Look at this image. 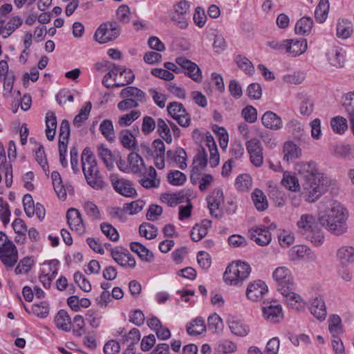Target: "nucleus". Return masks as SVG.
I'll use <instances>...</instances> for the list:
<instances>
[{"label":"nucleus","mask_w":354,"mask_h":354,"mask_svg":"<svg viewBox=\"0 0 354 354\" xmlns=\"http://www.w3.org/2000/svg\"><path fill=\"white\" fill-rule=\"evenodd\" d=\"M141 115L139 111H131L129 113L121 115L118 118V124L120 127H127L131 125Z\"/></svg>","instance_id":"obj_62"},{"label":"nucleus","mask_w":354,"mask_h":354,"mask_svg":"<svg viewBox=\"0 0 354 354\" xmlns=\"http://www.w3.org/2000/svg\"><path fill=\"white\" fill-rule=\"evenodd\" d=\"M67 223L72 230L82 234L85 232L86 227L81 216L80 212L75 208L68 210L66 214Z\"/></svg>","instance_id":"obj_20"},{"label":"nucleus","mask_w":354,"mask_h":354,"mask_svg":"<svg viewBox=\"0 0 354 354\" xmlns=\"http://www.w3.org/2000/svg\"><path fill=\"white\" fill-rule=\"evenodd\" d=\"M268 288L266 283L261 280L253 281L248 285L246 289L247 298L254 302L261 301L268 293Z\"/></svg>","instance_id":"obj_12"},{"label":"nucleus","mask_w":354,"mask_h":354,"mask_svg":"<svg viewBox=\"0 0 354 354\" xmlns=\"http://www.w3.org/2000/svg\"><path fill=\"white\" fill-rule=\"evenodd\" d=\"M310 310L311 314L319 321L326 319L327 312L324 299L321 297L313 298L310 303Z\"/></svg>","instance_id":"obj_28"},{"label":"nucleus","mask_w":354,"mask_h":354,"mask_svg":"<svg viewBox=\"0 0 354 354\" xmlns=\"http://www.w3.org/2000/svg\"><path fill=\"white\" fill-rule=\"evenodd\" d=\"M156 176V169L153 167H150L139 182L146 189L157 188L160 186V181Z\"/></svg>","instance_id":"obj_29"},{"label":"nucleus","mask_w":354,"mask_h":354,"mask_svg":"<svg viewBox=\"0 0 354 354\" xmlns=\"http://www.w3.org/2000/svg\"><path fill=\"white\" fill-rule=\"evenodd\" d=\"M329 63L337 68L343 67L345 62V53L342 48L333 46L326 53Z\"/></svg>","instance_id":"obj_27"},{"label":"nucleus","mask_w":354,"mask_h":354,"mask_svg":"<svg viewBox=\"0 0 354 354\" xmlns=\"http://www.w3.org/2000/svg\"><path fill=\"white\" fill-rule=\"evenodd\" d=\"M234 185L238 190L241 192L247 191L252 186L251 178L248 174H241L236 177Z\"/></svg>","instance_id":"obj_61"},{"label":"nucleus","mask_w":354,"mask_h":354,"mask_svg":"<svg viewBox=\"0 0 354 354\" xmlns=\"http://www.w3.org/2000/svg\"><path fill=\"white\" fill-rule=\"evenodd\" d=\"M34 265V261L29 257L23 258L15 268L16 274H27Z\"/></svg>","instance_id":"obj_59"},{"label":"nucleus","mask_w":354,"mask_h":354,"mask_svg":"<svg viewBox=\"0 0 354 354\" xmlns=\"http://www.w3.org/2000/svg\"><path fill=\"white\" fill-rule=\"evenodd\" d=\"M231 333L238 337H245L250 331V327L243 320L234 317H230L227 321Z\"/></svg>","instance_id":"obj_23"},{"label":"nucleus","mask_w":354,"mask_h":354,"mask_svg":"<svg viewBox=\"0 0 354 354\" xmlns=\"http://www.w3.org/2000/svg\"><path fill=\"white\" fill-rule=\"evenodd\" d=\"M55 324L59 329L68 332L71 329L72 322L68 313L64 310H60L55 317Z\"/></svg>","instance_id":"obj_33"},{"label":"nucleus","mask_w":354,"mask_h":354,"mask_svg":"<svg viewBox=\"0 0 354 354\" xmlns=\"http://www.w3.org/2000/svg\"><path fill=\"white\" fill-rule=\"evenodd\" d=\"M139 233L140 236L151 240L158 235V228L149 223H143L140 225Z\"/></svg>","instance_id":"obj_50"},{"label":"nucleus","mask_w":354,"mask_h":354,"mask_svg":"<svg viewBox=\"0 0 354 354\" xmlns=\"http://www.w3.org/2000/svg\"><path fill=\"white\" fill-rule=\"evenodd\" d=\"M254 206L259 211H263L268 207V201L264 193L259 189H255L252 194Z\"/></svg>","instance_id":"obj_43"},{"label":"nucleus","mask_w":354,"mask_h":354,"mask_svg":"<svg viewBox=\"0 0 354 354\" xmlns=\"http://www.w3.org/2000/svg\"><path fill=\"white\" fill-rule=\"evenodd\" d=\"M120 96L122 100L118 104L117 107L120 111L136 109L147 101L146 93L136 86L124 88L120 91Z\"/></svg>","instance_id":"obj_5"},{"label":"nucleus","mask_w":354,"mask_h":354,"mask_svg":"<svg viewBox=\"0 0 354 354\" xmlns=\"http://www.w3.org/2000/svg\"><path fill=\"white\" fill-rule=\"evenodd\" d=\"M130 249L132 252L136 253L142 261L151 262L153 259V253L139 242L131 243Z\"/></svg>","instance_id":"obj_35"},{"label":"nucleus","mask_w":354,"mask_h":354,"mask_svg":"<svg viewBox=\"0 0 354 354\" xmlns=\"http://www.w3.org/2000/svg\"><path fill=\"white\" fill-rule=\"evenodd\" d=\"M206 331L204 320L196 317L187 325V332L190 335H201Z\"/></svg>","instance_id":"obj_38"},{"label":"nucleus","mask_w":354,"mask_h":354,"mask_svg":"<svg viewBox=\"0 0 354 354\" xmlns=\"http://www.w3.org/2000/svg\"><path fill=\"white\" fill-rule=\"evenodd\" d=\"M70 132L69 122L64 119L61 122L59 127V146L67 147Z\"/></svg>","instance_id":"obj_49"},{"label":"nucleus","mask_w":354,"mask_h":354,"mask_svg":"<svg viewBox=\"0 0 354 354\" xmlns=\"http://www.w3.org/2000/svg\"><path fill=\"white\" fill-rule=\"evenodd\" d=\"M140 333L138 328L131 329L128 334L121 336L120 341L122 344H127L135 346L140 341Z\"/></svg>","instance_id":"obj_56"},{"label":"nucleus","mask_w":354,"mask_h":354,"mask_svg":"<svg viewBox=\"0 0 354 354\" xmlns=\"http://www.w3.org/2000/svg\"><path fill=\"white\" fill-rule=\"evenodd\" d=\"M313 26V19L308 17H304L297 21L295 31L297 35H308L310 33Z\"/></svg>","instance_id":"obj_36"},{"label":"nucleus","mask_w":354,"mask_h":354,"mask_svg":"<svg viewBox=\"0 0 354 354\" xmlns=\"http://www.w3.org/2000/svg\"><path fill=\"white\" fill-rule=\"evenodd\" d=\"M207 202L210 214L218 217L221 215L220 207L224 202L223 192L221 189H214L207 196Z\"/></svg>","instance_id":"obj_16"},{"label":"nucleus","mask_w":354,"mask_h":354,"mask_svg":"<svg viewBox=\"0 0 354 354\" xmlns=\"http://www.w3.org/2000/svg\"><path fill=\"white\" fill-rule=\"evenodd\" d=\"M167 158L168 160L175 162L181 169L187 167V153L182 148L177 150H169L167 152Z\"/></svg>","instance_id":"obj_32"},{"label":"nucleus","mask_w":354,"mask_h":354,"mask_svg":"<svg viewBox=\"0 0 354 354\" xmlns=\"http://www.w3.org/2000/svg\"><path fill=\"white\" fill-rule=\"evenodd\" d=\"M157 131L160 136L167 143H171L172 136L171 134L170 126L162 118H158L157 120Z\"/></svg>","instance_id":"obj_44"},{"label":"nucleus","mask_w":354,"mask_h":354,"mask_svg":"<svg viewBox=\"0 0 354 354\" xmlns=\"http://www.w3.org/2000/svg\"><path fill=\"white\" fill-rule=\"evenodd\" d=\"M236 63L238 67L247 75H252L255 69L252 63L245 56L239 55L236 57Z\"/></svg>","instance_id":"obj_51"},{"label":"nucleus","mask_w":354,"mask_h":354,"mask_svg":"<svg viewBox=\"0 0 354 354\" xmlns=\"http://www.w3.org/2000/svg\"><path fill=\"white\" fill-rule=\"evenodd\" d=\"M100 131L108 141H113L115 138L113 125L110 120H104L100 124Z\"/></svg>","instance_id":"obj_57"},{"label":"nucleus","mask_w":354,"mask_h":354,"mask_svg":"<svg viewBox=\"0 0 354 354\" xmlns=\"http://www.w3.org/2000/svg\"><path fill=\"white\" fill-rule=\"evenodd\" d=\"M286 53L292 57H297L303 54L307 49V41L301 39H285Z\"/></svg>","instance_id":"obj_22"},{"label":"nucleus","mask_w":354,"mask_h":354,"mask_svg":"<svg viewBox=\"0 0 354 354\" xmlns=\"http://www.w3.org/2000/svg\"><path fill=\"white\" fill-rule=\"evenodd\" d=\"M263 315L266 320L272 323L279 322L283 317L281 306L275 302L263 307Z\"/></svg>","instance_id":"obj_21"},{"label":"nucleus","mask_w":354,"mask_h":354,"mask_svg":"<svg viewBox=\"0 0 354 354\" xmlns=\"http://www.w3.org/2000/svg\"><path fill=\"white\" fill-rule=\"evenodd\" d=\"M333 131L336 134L342 135L348 130V122L342 116H335L330 121Z\"/></svg>","instance_id":"obj_40"},{"label":"nucleus","mask_w":354,"mask_h":354,"mask_svg":"<svg viewBox=\"0 0 354 354\" xmlns=\"http://www.w3.org/2000/svg\"><path fill=\"white\" fill-rule=\"evenodd\" d=\"M0 260L8 268L13 267L17 262L18 251L12 242L0 246Z\"/></svg>","instance_id":"obj_14"},{"label":"nucleus","mask_w":354,"mask_h":354,"mask_svg":"<svg viewBox=\"0 0 354 354\" xmlns=\"http://www.w3.org/2000/svg\"><path fill=\"white\" fill-rule=\"evenodd\" d=\"M292 289L293 288H280L279 292L283 296L287 305L299 311L306 306V302L299 295L292 292Z\"/></svg>","instance_id":"obj_18"},{"label":"nucleus","mask_w":354,"mask_h":354,"mask_svg":"<svg viewBox=\"0 0 354 354\" xmlns=\"http://www.w3.org/2000/svg\"><path fill=\"white\" fill-rule=\"evenodd\" d=\"M251 272L250 265L238 261L230 263L223 274L225 282L230 286H239L248 278Z\"/></svg>","instance_id":"obj_6"},{"label":"nucleus","mask_w":354,"mask_h":354,"mask_svg":"<svg viewBox=\"0 0 354 354\" xmlns=\"http://www.w3.org/2000/svg\"><path fill=\"white\" fill-rule=\"evenodd\" d=\"M128 167L133 173L137 174L142 171L145 167L142 157L136 153H131L128 156Z\"/></svg>","instance_id":"obj_41"},{"label":"nucleus","mask_w":354,"mask_h":354,"mask_svg":"<svg viewBox=\"0 0 354 354\" xmlns=\"http://www.w3.org/2000/svg\"><path fill=\"white\" fill-rule=\"evenodd\" d=\"M348 217V209L337 201L327 200L319 203V222L335 236H341L347 232Z\"/></svg>","instance_id":"obj_2"},{"label":"nucleus","mask_w":354,"mask_h":354,"mask_svg":"<svg viewBox=\"0 0 354 354\" xmlns=\"http://www.w3.org/2000/svg\"><path fill=\"white\" fill-rule=\"evenodd\" d=\"M109 179L114 190L119 194L129 198H133L137 195L136 189L130 180L119 178L114 174L110 175Z\"/></svg>","instance_id":"obj_9"},{"label":"nucleus","mask_w":354,"mask_h":354,"mask_svg":"<svg viewBox=\"0 0 354 354\" xmlns=\"http://www.w3.org/2000/svg\"><path fill=\"white\" fill-rule=\"evenodd\" d=\"M58 273L57 261H52L41 270L39 277L40 282L46 288H50L52 281Z\"/></svg>","instance_id":"obj_19"},{"label":"nucleus","mask_w":354,"mask_h":354,"mask_svg":"<svg viewBox=\"0 0 354 354\" xmlns=\"http://www.w3.org/2000/svg\"><path fill=\"white\" fill-rule=\"evenodd\" d=\"M121 26L116 21H110L102 24L94 34V39L100 44L113 41L119 37Z\"/></svg>","instance_id":"obj_7"},{"label":"nucleus","mask_w":354,"mask_h":354,"mask_svg":"<svg viewBox=\"0 0 354 354\" xmlns=\"http://www.w3.org/2000/svg\"><path fill=\"white\" fill-rule=\"evenodd\" d=\"M71 328H73V333L77 337H81L85 333V323L82 315H77L73 318Z\"/></svg>","instance_id":"obj_58"},{"label":"nucleus","mask_w":354,"mask_h":354,"mask_svg":"<svg viewBox=\"0 0 354 354\" xmlns=\"http://www.w3.org/2000/svg\"><path fill=\"white\" fill-rule=\"evenodd\" d=\"M82 171L87 183L94 189H100L106 187V183L101 175L97 160L90 149L85 148L81 155Z\"/></svg>","instance_id":"obj_3"},{"label":"nucleus","mask_w":354,"mask_h":354,"mask_svg":"<svg viewBox=\"0 0 354 354\" xmlns=\"http://www.w3.org/2000/svg\"><path fill=\"white\" fill-rule=\"evenodd\" d=\"M337 257L342 263H351L354 261V248L344 245L338 249Z\"/></svg>","instance_id":"obj_42"},{"label":"nucleus","mask_w":354,"mask_h":354,"mask_svg":"<svg viewBox=\"0 0 354 354\" xmlns=\"http://www.w3.org/2000/svg\"><path fill=\"white\" fill-rule=\"evenodd\" d=\"M100 228L103 234L112 241H118L120 238L118 230L108 223H102Z\"/></svg>","instance_id":"obj_63"},{"label":"nucleus","mask_w":354,"mask_h":354,"mask_svg":"<svg viewBox=\"0 0 354 354\" xmlns=\"http://www.w3.org/2000/svg\"><path fill=\"white\" fill-rule=\"evenodd\" d=\"M298 232L314 245L320 246L324 241V234L319 227L316 216L313 214H303L296 223Z\"/></svg>","instance_id":"obj_4"},{"label":"nucleus","mask_w":354,"mask_h":354,"mask_svg":"<svg viewBox=\"0 0 354 354\" xmlns=\"http://www.w3.org/2000/svg\"><path fill=\"white\" fill-rule=\"evenodd\" d=\"M190 16V3L187 0H180L174 6V12L171 19L174 24L180 29L188 26Z\"/></svg>","instance_id":"obj_8"},{"label":"nucleus","mask_w":354,"mask_h":354,"mask_svg":"<svg viewBox=\"0 0 354 354\" xmlns=\"http://www.w3.org/2000/svg\"><path fill=\"white\" fill-rule=\"evenodd\" d=\"M353 32V23L345 19H339L336 24V36L342 39L349 38Z\"/></svg>","instance_id":"obj_30"},{"label":"nucleus","mask_w":354,"mask_h":354,"mask_svg":"<svg viewBox=\"0 0 354 354\" xmlns=\"http://www.w3.org/2000/svg\"><path fill=\"white\" fill-rule=\"evenodd\" d=\"M281 184L288 189L297 192L300 189V185L297 178L288 171H285L281 179Z\"/></svg>","instance_id":"obj_45"},{"label":"nucleus","mask_w":354,"mask_h":354,"mask_svg":"<svg viewBox=\"0 0 354 354\" xmlns=\"http://www.w3.org/2000/svg\"><path fill=\"white\" fill-rule=\"evenodd\" d=\"M245 145L252 164L257 167H261L263 162V147L259 140L252 138L246 142Z\"/></svg>","instance_id":"obj_13"},{"label":"nucleus","mask_w":354,"mask_h":354,"mask_svg":"<svg viewBox=\"0 0 354 354\" xmlns=\"http://www.w3.org/2000/svg\"><path fill=\"white\" fill-rule=\"evenodd\" d=\"M122 146L128 149H132L136 146V139L130 130L121 131L119 136Z\"/></svg>","instance_id":"obj_52"},{"label":"nucleus","mask_w":354,"mask_h":354,"mask_svg":"<svg viewBox=\"0 0 354 354\" xmlns=\"http://www.w3.org/2000/svg\"><path fill=\"white\" fill-rule=\"evenodd\" d=\"M46 136L48 140H54L57 129V118L52 111H48L46 115Z\"/></svg>","instance_id":"obj_37"},{"label":"nucleus","mask_w":354,"mask_h":354,"mask_svg":"<svg viewBox=\"0 0 354 354\" xmlns=\"http://www.w3.org/2000/svg\"><path fill=\"white\" fill-rule=\"evenodd\" d=\"M176 63L185 71L186 75L192 80L198 83L202 81L201 70L196 63L184 57H176Z\"/></svg>","instance_id":"obj_11"},{"label":"nucleus","mask_w":354,"mask_h":354,"mask_svg":"<svg viewBox=\"0 0 354 354\" xmlns=\"http://www.w3.org/2000/svg\"><path fill=\"white\" fill-rule=\"evenodd\" d=\"M185 195L181 193H166L161 196L162 202L167 203L169 206H176L184 201Z\"/></svg>","instance_id":"obj_53"},{"label":"nucleus","mask_w":354,"mask_h":354,"mask_svg":"<svg viewBox=\"0 0 354 354\" xmlns=\"http://www.w3.org/2000/svg\"><path fill=\"white\" fill-rule=\"evenodd\" d=\"M272 277L277 282L279 291L280 290V288H293L294 286L291 272L285 266L277 268L272 272Z\"/></svg>","instance_id":"obj_15"},{"label":"nucleus","mask_w":354,"mask_h":354,"mask_svg":"<svg viewBox=\"0 0 354 354\" xmlns=\"http://www.w3.org/2000/svg\"><path fill=\"white\" fill-rule=\"evenodd\" d=\"M97 153L105 166L109 169H111L114 166L112 152L109 149L104 147L103 145H101L97 147Z\"/></svg>","instance_id":"obj_46"},{"label":"nucleus","mask_w":354,"mask_h":354,"mask_svg":"<svg viewBox=\"0 0 354 354\" xmlns=\"http://www.w3.org/2000/svg\"><path fill=\"white\" fill-rule=\"evenodd\" d=\"M111 254L113 260L122 267L133 268L136 266V260L129 252H123L118 249H113Z\"/></svg>","instance_id":"obj_26"},{"label":"nucleus","mask_w":354,"mask_h":354,"mask_svg":"<svg viewBox=\"0 0 354 354\" xmlns=\"http://www.w3.org/2000/svg\"><path fill=\"white\" fill-rule=\"evenodd\" d=\"M83 208L87 216L92 220L101 219V214L97 206L91 201H86L83 205Z\"/></svg>","instance_id":"obj_60"},{"label":"nucleus","mask_w":354,"mask_h":354,"mask_svg":"<svg viewBox=\"0 0 354 354\" xmlns=\"http://www.w3.org/2000/svg\"><path fill=\"white\" fill-rule=\"evenodd\" d=\"M305 77L306 75L304 72L295 71L283 75V81L288 84H299L304 81Z\"/></svg>","instance_id":"obj_64"},{"label":"nucleus","mask_w":354,"mask_h":354,"mask_svg":"<svg viewBox=\"0 0 354 354\" xmlns=\"http://www.w3.org/2000/svg\"><path fill=\"white\" fill-rule=\"evenodd\" d=\"M167 178L168 183L174 186L183 185L187 180L186 175L178 170L169 171Z\"/></svg>","instance_id":"obj_54"},{"label":"nucleus","mask_w":354,"mask_h":354,"mask_svg":"<svg viewBox=\"0 0 354 354\" xmlns=\"http://www.w3.org/2000/svg\"><path fill=\"white\" fill-rule=\"evenodd\" d=\"M328 330L332 337L339 336L343 333L342 319L337 315H332L328 319Z\"/></svg>","instance_id":"obj_39"},{"label":"nucleus","mask_w":354,"mask_h":354,"mask_svg":"<svg viewBox=\"0 0 354 354\" xmlns=\"http://www.w3.org/2000/svg\"><path fill=\"white\" fill-rule=\"evenodd\" d=\"M295 170L304 180L302 194L308 203H315L336 185V180L323 173L313 161L297 162Z\"/></svg>","instance_id":"obj_1"},{"label":"nucleus","mask_w":354,"mask_h":354,"mask_svg":"<svg viewBox=\"0 0 354 354\" xmlns=\"http://www.w3.org/2000/svg\"><path fill=\"white\" fill-rule=\"evenodd\" d=\"M342 106L349 117V121L354 118V92L348 93L344 96Z\"/></svg>","instance_id":"obj_55"},{"label":"nucleus","mask_w":354,"mask_h":354,"mask_svg":"<svg viewBox=\"0 0 354 354\" xmlns=\"http://www.w3.org/2000/svg\"><path fill=\"white\" fill-rule=\"evenodd\" d=\"M301 149L292 141H286L283 147V160L285 162H292L301 157Z\"/></svg>","instance_id":"obj_24"},{"label":"nucleus","mask_w":354,"mask_h":354,"mask_svg":"<svg viewBox=\"0 0 354 354\" xmlns=\"http://www.w3.org/2000/svg\"><path fill=\"white\" fill-rule=\"evenodd\" d=\"M262 124L272 131L280 130L283 127L281 118L275 113L268 111L261 117Z\"/></svg>","instance_id":"obj_25"},{"label":"nucleus","mask_w":354,"mask_h":354,"mask_svg":"<svg viewBox=\"0 0 354 354\" xmlns=\"http://www.w3.org/2000/svg\"><path fill=\"white\" fill-rule=\"evenodd\" d=\"M169 115L182 127H187L191 123V116L183 105L178 102H170L167 107Z\"/></svg>","instance_id":"obj_10"},{"label":"nucleus","mask_w":354,"mask_h":354,"mask_svg":"<svg viewBox=\"0 0 354 354\" xmlns=\"http://www.w3.org/2000/svg\"><path fill=\"white\" fill-rule=\"evenodd\" d=\"M22 24V19L19 17L11 18L7 24L3 26V38H8Z\"/></svg>","instance_id":"obj_48"},{"label":"nucleus","mask_w":354,"mask_h":354,"mask_svg":"<svg viewBox=\"0 0 354 354\" xmlns=\"http://www.w3.org/2000/svg\"><path fill=\"white\" fill-rule=\"evenodd\" d=\"M329 10V3L328 0H320L318 6L315 10V17L317 21L324 22L328 16Z\"/></svg>","instance_id":"obj_47"},{"label":"nucleus","mask_w":354,"mask_h":354,"mask_svg":"<svg viewBox=\"0 0 354 354\" xmlns=\"http://www.w3.org/2000/svg\"><path fill=\"white\" fill-rule=\"evenodd\" d=\"M290 253L294 258L309 261H314L317 258L316 254L308 246L304 245L294 246L291 249Z\"/></svg>","instance_id":"obj_31"},{"label":"nucleus","mask_w":354,"mask_h":354,"mask_svg":"<svg viewBox=\"0 0 354 354\" xmlns=\"http://www.w3.org/2000/svg\"><path fill=\"white\" fill-rule=\"evenodd\" d=\"M53 188L57 194V197L64 201L66 198V193L68 187H66L62 183L60 174L57 171H53L51 174Z\"/></svg>","instance_id":"obj_34"},{"label":"nucleus","mask_w":354,"mask_h":354,"mask_svg":"<svg viewBox=\"0 0 354 354\" xmlns=\"http://www.w3.org/2000/svg\"><path fill=\"white\" fill-rule=\"evenodd\" d=\"M251 239L258 245L263 246L268 245L272 236L269 228L263 225H258L252 227L249 230Z\"/></svg>","instance_id":"obj_17"}]
</instances>
